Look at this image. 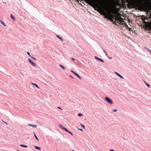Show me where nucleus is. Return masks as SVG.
<instances>
[{"instance_id":"nucleus-46","label":"nucleus","mask_w":151,"mask_h":151,"mask_svg":"<svg viewBox=\"0 0 151 151\" xmlns=\"http://www.w3.org/2000/svg\"><path fill=\"white\" fill-rule=\"evenodd\" d=\"M17 151H19V150H17Z\"/></svg>"},{"instance_id":"nucleus-36","label":"nucleus","mask_w":151,"mask_h":151,"mask_svg":"<svg viewBox=\"0 0 151 151\" xmlns=\"http://www.w3.org/2000/svg\"><path fill=\"white\" fill-rule=\"evenodd\" d=\"M105 55H106L107 56V57H108V54H107L106 53L105 54Z\"/></svg>"},{"instance_id":"nucleus-34","label":"nucleus","mask_w":151,"mask_h":151,"mask_svg":"<svg viewBox=\"0 0 151 151\" xmlns=\"http://www.w3.org/2000/svg\"><path fill=\"white\" fill-rule=\"evenodd\" d=\"M58 108L60 109L61 110H62V109L60 107H58Z\"/></svg>"},{"instance_id":"nucleus-24","label":"nucleus","mask_w":151,"mask_h":151,"mask_svg":"<svg viewBox=\"0 0 151 151\" xmlns=\"http://www.w3.org/2000/svg\"><path fill=\"white\" fill-rule=\"evenodd\" d=\"M124 25L127 28H129V27L126 23Z\"/></svg>"},{"instance_id":"nucleus-27","label":"nucleus","mask_w":151,"mask_h":151,"mask_svg":"<svg viewBox=\"0 0 151 151\" xmlns=\"http://www.w3.org/2000/svg\"><path fill=\"white\" fill-rule=\"evenodd\" d=\"M1 121H2L3 122H4V123H5L6 124V125H7V124H8V123H7V122H4V121H3L2 120Z\"/></svg>"},{"instance_id":"nucleus-14","label":"nucleus","mask_w":151,"mask_h":151,"mask_svg":"<svg viewBox=\"0 0 151 151\" xmlns=\"http://www.w3.org/2000/svg\"><path fill=\"white\" fill-rule=\"evenodd\" d=\"M10 17H11L12 19L14 20V21H15V18H14V17H13L12 14H10Z\"/></svg>"},{"instance_id":"nucleus-16","label":"nucleus","mask_w":151,"mask_h":151,"mask_svg":"<svg viewBox=\"0 0 151 151\" xmlns=\"http://www.w3.org/2000/svg\"><path fill=\"white\" fill-rule=\"evenodd\" d=\"M20 146L21 147H27V146H26L24 145H20Z\"/></svg>"},{"instance_id":"nucleus-7","label":"nucleus","mask_w":151,"mask_h":151,"mask_svg":"<svg viewBox=\"0 0 151 151\" xmlns=\"http://www.w3.org/2000/svg\"><path fill=\"white\" fill-rule=\"evenodd\" d=\"M94 58L95 59H96L97 60H98L100 61L103 63L104 62V61L103 60L98 58V57H97L96 56H94Z\"/></svg>"},{"instance_id":"nucleus-19","label":"nucleus","mask_w":151,"mask_h":151,"mask_svg":"<svg viewBox=\"0 0 151 151\" xmlns=\"http://www.w3.org/2000/svg\"><path fill=\"white\" fill-rule=\"evenodd\" d=\"M103 9H105V10L107 9V7H106V5H105V6L103 7Z\"/></svg>"},{"instance_id":"nucleus-44","label":"nucleus","mask_w":151,"mask_h":151,"mask_svg":"<svg viewBox=\"0 0 151 151\" xmlns=\"http://www.w3.org/2000/svg\"><path fill=\"white\" fill-rule=\"evenodd\" d=\"M72 151H74V150H73Z\"/></svg>"},{"instance_id":"nucleus-15","label":"nucleus","mask_w":151,"mask_h":151,"mask_svg":"<svg viewBox=\"0 0 151 151\" xmlns=\"http://www.w3.org/2000/svg\"><path fill=\"white\" fill-rule=\"evenodd\" d=\"M56 36L57 37H58V38H59L61 41H63V40L60 36H58V35H56Z\"/></svg>"},{"instance_id":"nucleus-43","label":"nucleus","mask_w":151,"mask_h":151,"mask_svg":"<svg viewBox=\"0 0 151 151\" xmlns=\"http://www.w3.org/2000/svg\"><path fill=\"white\" fill-rule=\"evenodd\" d=\"M33 84H34V83H32V84H33Z\"/></svg>"},{"instance_id":"nucleus-1","label":"nucleus","mask_w":151,"mask_h":151,"mask_svg":"<svg viewBox=\"0 0 151 151\" xmlns=\"http://www.w3.org/2000/svg\"><path fill=\"white\" fill-rule=\"evenodd\" d=\"M89 5L93 7L95 10L97 11L101 15L104 16L105 18H108L109 16L105 11L102 9L100 6L96 3L95 0H84Z\"/></svg>"},{"instance_id":"nucleus-23","label":"nucleus","mask_w":151,"mask_h":151,"mask_svg":"<svg viewBox=\"0 0 151 151\" xmlns=\"http://www.w3.org/2000/svg\"><path fill=\"white\" fill-rule=\"evenodd\" d=\"M77 77H78L79 79H81V78L78 74L77 76Z\"/></svg>"},{"instance_id":"nucleus-29","label":"nucleus","mask_w":151,"mask_h":151,"mask_svg":"<svg viewBox=\"0 0 151 151\" xmlns=\"http://www.w3.org/2000/svg\"><path fill=\"white\" fill-rule=\"evenodd\" d=\"M71 71L74 74L75 73V72H74L72 70H71Z\"/></svg>"},{"instance_id":"nucleus-32","label":"nucleus","mask_w":151,"mask_h":151,"mask_svg":"<svg viewBox=\"0 0 151 151\" xmlns=\"http://www.w3.org/2000/svg\"><path fill=\"white\" fill-rule=\"evenodd\" d=\"M71 59L73 61H74L75 60V59L74 58H71Z\"/></svg>"},{"instance_id":"nucleus-20","label":"nucleus","mask_w":151,"mask_h":151,"mask_svg":"<svg viewBox=\"0 0 151 151\" xmlns=\"http://www.w3.org/2000/svg\"><path fill=\"white\" fill-rule=\"evenodd\" d=\"M33 85H34L37 88H39L38 86L36 84H33Z\"/></svg>"},{"instance_id":"nucleus-10","label":"nucleus","mask_w":151,"mask_h":151,"mask_svg":"<svg viewBox=\"0 0 151 151\" xmlns=\"http://www.w3.org/2000/svg\"><path fill=\"white\" fill-rule=\"evenodd\" d=\"M0 22L1 24L2 25H3L5 27L6 26V24H5V23H4V22H3V21H1V20H0Z\"/></svg>"},{"instance_id":"nucleus-47","label":"nucleus","mask_w":151,"mask_h":151,"mask_svg":"<svg viewBox=\"0 0 151 151\" xmlns=\"http://www.w3.org/2000/svg\"><path fill=\"white\" fill-rule=\"evenodd\" d=\"M150 52L151 53V52Z\"/></svg>"},{"instance_id":"nucleus-38","label":"nucleus","mask_w":151,"mask_h":151,"mask_svg":"<svg viewBox=\"0 0 151 151\" xmlns=\"http://www.w3.org/2000/svg\"><path fill=\"white\" fill-rule=\"evenodd\" d=\"M110 151H115L114 150H110Z\"/></svg>"},{"instance_id":"nucleus-11","label":"nucleus","mask_w":151,"mask_h":151,"mask_svg":"<svg viewBox=\"0 0 151 151\" xmlns=\"http://www.w3.org/2000/svg\"><path fill=\"white\" fill-rule=\"evenodd\" d=\"M28 125L29 126H31V127H34V128H35L36 127H37V125H32L31 124H28Z\"/></svg>"},{"instance_id":"nucleus-30","label":"nucleus","mask_w":151,"mask_h":151,"mask_svg":"<svg viewBox=\"0 0 151 151\" xmlns=\"http://www.w3.org/2000/svg\"><path fill=\"white\" fill-rule=\"evenodd\" d=\"M112 111L114 112H116V111H117V110L116 109H115L114 110H113Z\"/></svg>"},{"instance_id":"nucleus-17","label":"nucleus","mask_w":151,"mask_h":151,"mask_svg":"<svg viewBox=\"0 0 151 151\" xmlns=\"http://www.w3.org/2000/svg\"><path fill=\"white\" fill-rule=\"evenodd\" d=\"M145 84H146L147 85V86L149 88L150 87V85L148 84V83H147L145 81Z\"/></svg>"},{"instance_id":"nucleus-5","label":"nucleus","mask_w":151,"mask_h":151,"mask_svg":"<svg viewBox=\"0 0 151 151\" xmlns=\"http://www.w3.org/2000/svg\"><path fill=\"white\" fill-rule=\"evenodd\" d=\"M116 19L119 21L120 23H121L122 22H123V19L121 17L118 16L116 17Z\"/></svg>"},{"instance_id":"nucleus-22","label":"nucleus","mask_w":151,"mask_h":151,"mask_svg":"<svg viewBox=\"0 0 151 151\" xmlns=\"http://www.w3.org/2000/svg\"><path fill=\"white\" fill-rule=\"evenodd\" d=\"M81 127H82L84 129H85V126L83 124H81Z\"/></svg>"},{"instance_id":"nucleus-45","label":"nucleus","mask_w":151,"mask_h":151,"mask_svg":"<svg viewBox=\"0 0 151 151\" xmlns=\"http://www.w3.org/2000/svg\"><path fill=\"white\" fill-rule=\"evenodd\" d=\"M98 0V1H99V0Z\"/></svg>"},{"instance_id":"nucleus-25","label":"nucleus","mask_w":151,"mask_h":151,"mask_svg":"<svg viewBox=\"0 0 151 151\" xmlns=\"http://www.w3.org/2000/svg\"><path fill=\"white\" fill-rule=\"evenodd\" d=\"M31 57L34 60H35V61L36 60V59L34 57H33L32 56H31Z\"/></svg>"},{"instance_id":"nucleus-21","label":"nucleus","mask_w":151,"mask_h":151,"mask_svg":"<svg viewBox=\"0 0 151 151\" xmlns=\"http://www.w3.org/2000/svg\"><path fill=\"white\" fill-rule=\"evenodd\" d=\"M78 116H81L83 115V114L81 113H78Z\"/></svg>"},{"instance_id":"nucleus-35","label":"nucleus","mask_w":151,"mask_h":151,"mask_svg":"<svg viewBox=\"0 0 151 151\" xmlns=\"http://www.w3.org/2000/svg\"><path fill=\"white\" fill-rule=\"evenodd\" d=\"M103 52H104V53H105V54L106 53V51H105V50H103Z\"/></svg>"},{"instance_id":"nucleus-18","label":"nucleus","mask_w":151,"mask_h":151,"mask_svg":"<svg viewBox=\"0 0 151 151\" xmlns=\"http://www.w3.org/2000/svg\"><path fill=\"white\" fill-rule=\"evenodd\" d=\"M66 131L67 132H68L69 133L72 135H73V134L71 132H70L68 131L67 130V131Z\"/></svg>"},{"instance_id":"nucleus-42","label":"nucleus","mask_w":151,"mask_h":151,"mask_svg":"<svg viewBox=\"0 0 151 151\" xmlns=\"http://www.w3.org/2000/svg\"><path fill=\"white\" fill-rule=\"evenodd\" d=\"M70 76L72 78H73L71 76Z\"/></svg>"},{"instance_id":"nucleus-2","label":"nucleus","mask_w":151,"mask_h":151,"mask_svg":"<svg viewBox=\"0 0 151 151\" xmlns=\"http://www.w3.org/2000/svg\"><path fill=\"white\" fill-rule=\"evenodd\" d=\"M145 8L147 13L150 12V16L149 17H147V19H146L147 20H149L150 19H151V6L148 5L146 6Z\"/></svg>"},{"instance_id":"nucleus-9","label":"nucleus","mask_w":151,"mask_h":151,"mask_svg":"<svg viewBox=\"0 0 151 151\" xmlns=\"http://www.w3.org/2000/svg\"><path fill=\"white\" fill-rule=\"evenodd\" d=\"M115 73L116 74H117L120 77L122 78V79H124V78L123 77H122L121 75H120L119 74L117 73L116 72H115Z\"/></svg>"},{"instance_id":"nucleus-28","label":"nucleus","mask_w":151,"mask_h":151,"mask_svg":"<svg viewBox=\"0 0 151 151\" xmlns=\"http://www.w3.org/2000/svg\"><path fill=\"white\" fill-rule=\"evenodd\" d=\"M27 54H28V55L29 56H30V57H31V55H30V53H29V52H27Z\"/></svg>"},{"instance_id":"nucleus-26","label":"nucleus","mask_w":151,"mask_h":151,"mask_svg":"<svg viewBox=\"0 0 151 151\" xmlns=\"http://www.w3.org/2000/svg\"><path fill=\"white\" fill-rule=\"evenodd\" d=\"M34 136H35V138L37 140H38V138H37V137L36 136V135L35 134H34Z\"/></svg>"},{"instance_id":"nucleus-39","label":"nucleus","mask_w":151,"mask_h":151,"mask_svg":"<svg viewBox=\"0 0 151 151\" xmlns=\"http://www.w3.org/2000/svg\"><path fill=\"white\" fill-rule=\"evenodd\" d=\"M108 57L110 59H112V57Z\"/></svg>"},{"instance_id":"nucleus-4","label":"nucleus","mask_w":151,"mask_h":151,"mask_svg":"<svg viewBox=\"0 0 151 151\" xmlns=\"http://www.w3.org/2000/svg\"><path fill=\"white\" fill-rule=\"evenodd\" d=\"M105 100L109 103L112 104H113V101L112 100L107 97H105Z\"/></svg>"},{"instance_id":"nucleus-41","label":"nucleus","mask_w":151,"mask_h":151,"mask_svg":"<svg viewBox=\"0 0 151 151\" xmlns=\"http://www.w3.org/2000/svg\"><path fill=\"white\" fill-rule=\"evenodd\" d=\"M131 28H129V30L130 31V30H131Z\"/></svg>"},{"instance_id":"nucleus-3","label":"nucleus","mask_w":151,"mask_h":151,"mask_svg":"<svg viewBox=\"0 0 151 151\" xmlns=\"http://www.w3.org/2000/svg\"><path fill=\"white\" fill-rule=\"evenodd\" d=\"M145 23L147 28L151 29V22H145Z\"/></svg>"},{"instance_id":"nucleus-8","label":"nucleus","mask_w":151,"mask_h":151,"mask_svg":"<svg viewBox=\"0 0 151 151\" xmlns=\"http://www.w3.org/2000/svg\"><path fill=\"white\" fill-rule=\"evenodd\" d=\"M59 127L60 128H61V129H63V130H64L65 131H67V129L65 128V127H63V125H61L59 124Z\"/></svg>"},{"instance_id":"nucleus-13","label":"nucleus","mask_w":151,"mask_h":151,"mask_svg":"<svg viewBox=\"0 0 151 151\" xmlns=\"http://www.w3.org/2000/svg\"><path fill=\"white\" fill-rule=\"evenodd\" d=\"M59 66L60 67L62 68L63 70H65V68L62 65H59Z\"/></svg>"},{"instance_id":"nucleus-37","label":"nucleus","mask_w":151,"mask_h":151,"mask_svg":"<svg viewBox=\"0 0 151 151\" xmlns=\"http://www.w3.org/2000/svg\"><path fill=\"white\" fill-rule=\"evenodd\" d=\"M78 129L80 131H83V130L82 129Z\"/></svg>"},{"instance_id":"nucleus-40","label":"nucleus","mask_w":151,"mask_h":151,"mask_svg":"<svg viewBox=\"0 0 151 151\" xmlns=\"http://www.w3.org/2000/svg\"><path fill=\"white\" fill-rule=\"evenodd\" d=\"M150 52H151V51L149 49H148V50Z\"/></svg>"},{"instance_id":"nucleus-6","label":"nucleus","mask_w":151,"mask_h":151,"mask_svg":"<svg viewBox=\"0 0 151 151\" xmlns=\"http://www.w3.org/2000/svg\"><path fill=\"white\" fill-rule=\"evenodd\" d=\"M28 61H29L32 65L34 66L35 67L36 66L35 64L29 58L28 59Z\"/></svg>"},{"instance_id":"nucleus-33","label":"nucleus","mask_w":151,"mask_h":151,"mask_svg":"<svg viewBox=\"0 0 151 151\" xmlns=\"http://www.w3.org/2000/svg\"><path fill=\"white\" fill-rule=\"evenodd\" d=\"M145 48L147 50H148V49L146 47H145Z\"/></svg>"},{"instance_id":"nucleus-31","label":"nucleus","mask_w":151,"mask_h":151,"mask_svg":"<svg viewBox=\"0 0 151 151\" xmlns=\"http://www.w3.org/2000/svg\"><path fill=\"white\" fill-rule=\"evenodd\" d=\"M74 74L76 76L78 75V74L76 73H75Z\"/></svg>"},{"instance_id":"nucleus-12","label":"nucleus","mask_w":151,"mask_h":151,"mask_svg":"<svg viewBox=\"0 0 151 151\" xmlns=\"http://www.w3.org/2000/svg\"><path fill=\"white\" fill-rule=\"evenodd\" d=\"M35 148L36 149H37V150H40L41 149V148L40 147H37V146H35Z\"/></svg>"}]
</instances>
